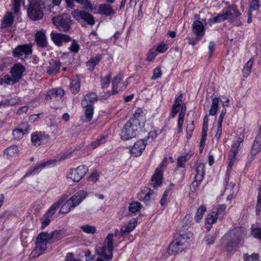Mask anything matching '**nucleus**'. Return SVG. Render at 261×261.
Segmentation results:
<instances>
[{"instance_id": "69168bd1", "label": "nucleus", "mask_w": 261, "mask_h": 261, "mask_svg": "<svg viewBox=\"0 0 261 261\" xmlns=\"http://www.w3.org/2000/svg\"><path fill=\"white\" fill-rule=\"evenodd\" d=\"M156 56V51L155 50H150L148 53L147 57V61L151 62Z\"/></svg>"}, {"instance_id": "72a5a7b5", "label": "nucleus", "mask_w": 261, "mask_h": 261, "mask_svg": "<svg viewBox=\"0 0 261 261\" xmlns=\"http://www.w3.org/2000/svg\"><path fill=\"white\" fill-rule=\"evenodd\" d=\"M46 249V247H45V245H39L36 244V247L32 251L30 256L32 257H36L40 255Z\"/></svg>"}, {"instance_id": "0eeeda50", "label": "nucleus", "mask_w": 261, "mask_h": 261, "mask_svg": "<svg viewBox=\"0 0 261 261\" xmlns=\"http://www.w3.org/2000/svg\"><path fill=\"white\" fill-rule=\"evenodd\" d=\"M88 171V169L86 166H80L75 169H71L67 174V177L74 182H78L86 175Z\"/></svg>"}, {"instance_id": "ea45409f", "label": "nucleus", "mask_w": 261, "mask_h": 261, "mask_svg": "<svg viewBox=\"0 0 261 261\" xmlns=\"http://www.w3.org/2000/svg\"><path fill=\"white\" fill-rule=\"evenodd\" d=\"M37 1L42 7V9L43 8L47 11H50L55 6L50 0H39Z\"/></svg>"}, {"instance_id": "49530a36", "label": "nucleus", "mask_w": 261, "mask_h": 261, "mask_svg": "<svg viewBox=\"0 0 261 261\" xmlns=\"http://www.w3.org/2000/svg\"><path fill=\"white\" fill-rule=\"evenodd\" d=\"M206 211V207L204 205H201L197 210L195 219L197 222H199L202 219L203 214Z\"/></svg>"}, {"instance_id": "680f3d73", "label": "nucleus", "mask_w": 261, "mask_h": 261, "mask_svg": "<svg viewBox=\"0 0 261 261\" xmlns=\"http://www.w3.org/2000/svg\"><path fill=\"white\" fill-rule=\"evenodd\" d=\"M21 132L25 134L29 131V125L26 122H22L19 124V127L18 128Z\"/></svg>"}, {"instance_id": "c9c22d12", "label": "nucleus", "mask_w": 261, "mask_h": 261, "mask_svg": "<svg viewBox=\"0 0 261 261\" xmlns=\"http://www.w3.org/2000/svg\"><path fill=\"white\" fill-rule=\"evenodd\" d=\"M85 105V114L86 116V121L88 122L90 121L93 117L94 108L93 106L91 105L87 104Z\"/></svg>"}, {"instance_id": "6e6d98bb", "label": "nucleus", "mask_w": 261, "mask_h": 261, "mask_svg": "<svg viewBox=\"0 0 261 261\" xmlns=\"http://www.w3.org/2000/svg\"><path fill=\"white\" fill-rule=\"evenodd\" d=\"M22 3H24V0H13V10L14 13L17 14L19 12Z\"/></svg>"}, {"instance_id": "4c0bfd02", "label": "nucleus", "mask_w": 261, "mask_h": 261, "mask_svg": "<svg viewBox=\"0 0 261 261\" xmlns=\"http://www.w3.org/2000/svg\"><path fill=\"white\" fill-rule=\"evenodd\" d=\"M219 99L217 97L213 98L212 99V103L209 111V115L214 116L217 112L218 108V103Z\"/></svg>"}, {"instance_id": "f3484780", "label": "nucleus", "mask_w": 261, "mask_h": 261, "mask_svg": "<svg viewBox=\"0 0 261 261\" xmlns=\"http://www.w3.org/2000/svg\"><path fill=\"white\" fill-rule=\"evenodd\" d=\"M51 38L54 42L58 46H61L63 42H68L72 40L69 36L60 33L51 32Z\"/></svg>"}, {"instance_id": "412c9836", "label": "nucleus", "mask_w": 261, "mask_h": 261, "mask_svg": "<svg viewBox=\"0 0 261 261\" xmlns=\"http://www.w3.org/2000/svg\"><path fill=\"white\" fill-rule=\"evenodd\" d=\"M192 234L190 232H186L184 234H179V236L175 239L174 240L176 242H178V243L186 248L190 244L191 242V238L192 237Z\"/></svg>"}, {"instance_id": "f8f14e48", "label": "nucleus", "mask_w": 261, "mask_h": 261, "mask_svg": "<svg viewBox=\"0 0 261 261\" xmlns=\"http://www.w3.org/2000/svg\"><path fill=\"white\" fill-rule=\"evenodd\" d=\"M88 193L86 191L81 190L75 193L68 200L70 201L72 207H75L79 205L83 200L87 197Z\"/></svg>"}, {"instance_id": "dca6fc26", "label": "nucleus", "mask_w": 261, "mask_h": 261, "mask_svg": "<svg viewBox=\"0 0 261 261\" xmlns=\"http://www.w3.org/2000/svg\"><path fill=\"white\" fill-rule=\"evenodd\" d=\"M64 94V90L61 88L53 89L49 90L45 96V99L59 100Z\"/></svg>"}, {"instance_id": "0e129e2a", "label": "nucleus", "mask_w": 261, "mask_h": 261, "mask_svg": "<svg viewBox=\"0 0 261 261\" xmlns=\"http://www.w3.org/2000/svg\"><path fill=\"white\" fill-rule=\"evenodd\" d=\"M105 137H101L100 139H97L96 141L93 142L91 145L93 148H96L99 146L101 144L105 143Z\"/></svg>"}, {"instance_id": "864d4df0", "label": "nucleus", "mask_w": 261, "mask_h": 261, "mask_svg": "<svg viewBox=\"0 0 261 261\" xmlns=\"http://www.w3.org/2000/svg\"><path fill=\"white\" fill-rule=\"evenodd\" d=\"M250 10H257L260 7L259 0H249Z\"/></svg>"}, {"instance_id": "774afa93", "label": "nucleus", "mask_w": 261, "mask_h": 261, "mask_svg": "<svg viewBox=\"0 0 261 261\" xmlns=\"http://www.w3.org/2000/svg\"><path fill=\"white\" fill-rule=\"evenodd\" d=\"M201 181L196 180V179L194 178V180L192 182V184L190 186L191 191L193 192H194L198 188Z\"/></svg>"}, {"instance_id": "6e6552de", "label": "nucleus", "mask_w": 261, "mask_h": 261, "mask_svg": "<svg viewBox=\"0 0 261 261\" xmlns=\"http://www.w3.org/2000/svg\"><path fill=\"white\" fill-rule=\"evenodd\" d=\"M71 15L79 21L83 20L91 25H93L95 23L93 16L86 11L74 10L71 12Z\"/></svg>"}, {"instance_id": "e2e57ef3", "label": "nucleus", "mask_w": 261, "mask_h": 261, "mask_svg": "<svg viewBox=\"0 0 261 261\" xmlns=\"http://www.w3.org/2000/svg\"><path fill=\"white\" fill-rule=\"evenodd\" d=\"M252 234L254 238L261 240V227L253 228L252 230Z\"/></svg>"}, {"instance_id": "f03ea898", "label": "nucleus", "mask_w": 261, "mask_h": 261, "mask_svg": "<svg viewBox=\"0 0 261 261\" xmlns=\"http://www.w3.org/2000/svg\"><path fill=\"white\" fill-rule=\"evenodd\" d=\"M245 236L246 231L242 227H237L231 229L223 238L227 251L234 249Z\"/></svg>"}, {"instance_id": "e433bc0d", "label": "nucleus", "mask_w": 261, "mask_h": 261, "mask_svg": "<svg viewBox=\"0 0 261 261\" xmlns=\"http://www.w3.org/2000/svg\"><path fill=\"white\" fill-rule=\"evenodd\" d=\"M253 60L250 59L245 65L242 70L243 76L247 77L249 76L251 72V70L252 67Z\"/></svg>"}, {"instance_id": "2f4dec72", "label": "nucleus", "mask_w": 261, "mask_h": 261, "mask_svg": "<svg viewBox=\"0 0 261 261\" xmlns=\"http://www.w3.org/2000/svg\"><path fill=\"white\" fill-rule=\"evenodd\" d=\"M114 234L113 233H109L106 240L104 241L103 244L107 247L108 252H113L114 251Z\"/></svg>"}, {"instance_id": "603ef678", "label": "nucleus", "mask_w": 261, "mask_h": 261, "mask_svg": "<svg viewBox=\"0 0 261 261\" xmlns=\"http://www.w3.org/2000/svg\"><path fill=\"white\" fill-rule=\"evenodd\" d=\"M190 159V156L188 154L179 156L177 161V166L178 167H184V164Z\"/></svg>"}, {"instance_id": "c03bdc74", "label": "nucleus", "mask_w": 261, "mask_h": 261, "mask_svg": "<svg viewBox=\"0 0 261 261\" xmlns=\"http://www.w3.org/2000/svg\"><path fill=\"white\" fill-rule=\"evenodd\" d=\"M73 208H74V207H72V204H71L70 201L68 200L61 206L59 213L66 214Z\"/></svg>"}, {"instance_id": "f257e3e1", "label": "nucleus", "mask_w": 261, "mask_h": 261, "mask_svg": "<svg viewBox=\"0 0 261 261\" xmlns=\"http://www.w3.org/2000/svg\"><path fill=\"white\" fill-rule=\"evenodd\" d=\"M144 121L142 113L136 112L133 117L129 119L121 128L120 136L122 140H127L135 137L137 132L141 126V122Z\"/></svg>"}, {"instance_id": "ddd939ff", "label": "nucleus", "mask_w": 261, "mask_h": 261, "mask_svg": "<svg viewBox=\"0 0 261 261\" xmlns=\"http://www.w3.org/2000/svg\"><path fill=\"white\" fill-rule=\"evenodd\" d=\"M122 77L120 75H117L112 80V94H117L119 91L124 90L126 85L122 83Z\"/></svg>"}, {"instance_id": "052dcab7", "label": "nucleus", "mask_w": 261, "mask_h": 261, "mask_svg": "<svg viewBox=\"0 0 261 261\" xmlns=\"http://www.w3.org/2000/svg\"><path fill=\"white\" fill-rule=\"evenodd\" d=\"M12 134L15 139H20L23 137L25 134L21 132L18 128H16L13 130Z\"/></svg>"}, {"instance_id": "7c9ffc66", "label": "nucleus", "mask_w": 261, "mask_h": 261, "mask_svg": "<svg viewBox=\"0 0 261 261\" xmlns=\"http://www.w3.org/2000/svg\"><path fill=\"white\" fill-rule=\"evenodd\" d=\"M106 250H107V247L103 244L102 247L97 249V253L106 259H111L113 257V252H108L109 253L107 254L106 253Z\"/></svg>"}, {"instance_id": "37998d69", "label": "nucleus", "mask_w": 261, "mask_h": 261, "mask_svg": "<svg viewBox=\"0 0 261 261\" xmlns=\"http://www.w3.org/2000/svg\"><path fill=\"white\" fill-rule=\"evenodd\" d=\"M50 242L54 243L62 238V233L60 230H56L49 233Z\"/></svg>"}, {"instance_id": "9d476101", "label": "nucleus", "mask_w": 261, "mask_h": 261, "mask_svg": "<svg viewBox=\"0 0 261 261\" xmlns=\"http://www.w3.org/2000/svg\"><path fill=\"white\" fill-rule=\"evenodd\" d=\"M49 139V135L44 132H36L31 135V141L37 146H40Z\"/></svg>"}, {"instance_id": "8fccbe9b", "label": "nucleus", "mask_w": 261, "mask_h": 261, "mask_svg": "<svg viewBox=\"0 0 261 261\" xmlns=\"http://www.w3.org/2000/svg\"><path fill=\"white\" fill-rule=\"evenodd\" d=\"M215 212L213 211L210 214L207 215L206 218V221L209 224H214L217 220L218 217Z\"/></svg>"}, {"instance_id": "1a4fd4ad", "label": "nucleus", "mask_w": 261, "mask_h": 261, "mask_svg": "<svg viewBox=\"0 0 261 261\" xmlns=\"http://www.w3.org/2000/svg\"><path fill=\"white\" fill-rule=\"evenodd\" d=\"M242 140L240 138H239L237 140L234 142L231 146L230 153L229 155V163L227 167V174H228V171L231 169L232 165H233L237 158V155L238 153V150L240 145V143Z\"/></svg>"}, {"instance_id": "3c124183", "label": "nucleus", "mask_w": 261, "mask_h": 261, "mask_svg": "<svg viewBox=\"0 0 261 261\" xmlns=\"http://www.w3.org/2000/svg\"><path fill=\"white\" fill-rule=\"evenodd\" d=\"M255 211L256 214L257 215L260 214L261 211V187H259L258 189V194Z\"/></svg>"}, {"instance_id": "a211bd4d", "label": "nucleus", "mask_w": 261, "mask_h": 261, "mask_svg": "<svg viewBox=\"0 0 261 261\" xmlns=\"http://www.w3.org/2000/svg\"><path fill=\"white\" fill-rule=\"evenodd\" d=\"M261 150V125L255 140L252 144L251 154L256 155Z\"/></svg>"}, {"instance_id": "423d86ee", "label": "nucleus", "mask_w": 261, "mask_h": 261, "mask_svg": "<svg viewBox=\"0 0 261 261\" xmlns=\"http://www.w3.org/2000/svg\"><path fill=\"white\" fill-rule=\"evenodd\" d=\"M32 47L31 44L19 45L13 50V55L21 60H25L32 54Z\"/></svg>"}, {"instance_id": "4d7b16f0", "label": "nucleus", "mask_w": 261, "mask_h": 261, "mask_svg": "<svg viewBox=\"0 0 261 261\" xmlns=\"http://www.w3.org/2000/svg\"><path fill=\"white\" fill-rule=\"evenodd\" d=\"M243 258L245 261H255L258 258V255L256 253H253L251 255L248 254H245Z\"/></svg>"}, {"instance_id": "f704fd0d", "label": "nucleus", "mask_w": 261, "mask_h": 261, "mask_svg": "<svg viewBox=\"0 0 261 261\" xmlns=\"http://www.w3.org/2000/svg\"><path fill=\"white\" fill-rule=\"evenodd\" d=\"M97 99V96L96 94L94 92H91L86 95L84 99L82 100V103L83 105H87L88 104V102L92 103Z\"/></svg>"}, {"instance_id": "c756f323", "label": "nucleus", "mask_w": 261, "mask_h": 261, "mask_svg": "<svg viewBox=\"0 0 261 261\" xmlns=\"http://www.w3.org/2000/svg\"><path fill=\"white\" fill-rule=\"evenodd\" d=\"M99 12L101 14L106 16L113 15L115 14L114 10L112 9L110 5L108 4H102L98 7Z\"/></svg>"}, {"instance_id": "cd10ccee", "label": "nucleus", "mask_w": 261, "mask_h": 261, "mask_svg": "<svg viewBox=\"0 0 261 261\" xmlns=\"http://www.w3.org/2000/svg\"><path fill=\"white\" fill-rule=\"evenodd\" d=\"M227 10L229 13V16L231 21H233L236 20L237 18L241 15V13L237 9V8L236 6H229L227 8Z\"/></svg>"}, {"instance_id": "20e7f679", "label": "nucleus", "mask_w": 261, "mask_h": 261, "mask_svg": "<svg viewBox=\"0 0 261 261\" xmlns=\"http://www.w3.org/2000/svg\"><path fill=\"white\" fill-rule=\"evenodd\" d=\"M28 15L33 20L41 19L43 16L42 7L36 0H32L28 9Z\"/></svg>"}, {"instance_id": "5fc2aeb1", "label": "nucleus", "mask_w": 261, "mask_h": 261, "mask_svg": "<svg viewBox=\"0 0 261 261\" xmlns=\"http://www.w3.org/2000/svg\"><path fill=\"white\" fill-rule=\"evenodd\" d=\"M111 78V73H109L106 76L103 77L101 80V86L102 88H107L110 83Z\"/></svg>"}, {"instance_id": "39448f33", "label": "nucleus", "mask_w": 261, "mask_h": 261, "mask_svg": "<svg viewBox=\"0 0 261 261\" xmlns=\"http://www.w3.org/2000/svg\"><path fill=\"white\" fill-rule=\"evenodd\" d=\"M54 24L62 31L67 32L70 29V16L67 14H63L52 18Z\"/></svg>"}, {"instance_id": "aec40b11", "label": "nucleus", "mask_w": 261, "mask_h": 261, "mask_svg": "<svg viewBox=\"0 0 261 261\" xmlns=\"http://www.w3.org/2000/svg\"><path fill=\"white\" fill-rule=\"evenodd\" d=\"M163 179L162 171L159 168L155 170V173L151 177V185L154 189L160 187L162 184Z\"/></svg>"}, {"instance_id": "9b49d317", "label": "nucleus", "mask_w": 261, "mask_h": 261, "mask_svg": "<svg viewBox=\"0 0 261 261\" xmlns=\"http://www.w3.org/2000/svg\"><path fill=\"white\" fill-rule=\"evenodd\" d=\"M25 71V67L21 63L15 64L10 70V73L15 81L18 82L22 77V74Z\"/></svg>"}, {"instance_id": "393cba45", "label": "nucleus", "mask_w": 261, "mask_h": 261, "mask_svg": "<svg viewBox=\"0 0 261 261\" xmlns=\"http://www.w3.org/2000/svg\"><path fill=\"white\" fill-rule=\"evenodd\" d=\"M61 65V63L59 61H53L52 62L49 63V65L47 67L46 72L49 75H53L56 74Z\"/></svg>"}, {"instance_id": "c85d7f7f", "label": "nucleus", "mask_w": 261, "mask_h": 261, "mask_svg": "<svg viewBox=\"0 0 261 261\" xmlns=\"http://www.w3.org/2000/svg\"><path fill=\"white\" fill-rule=\"evenodd\" d=\"M102 59V56L101 55H97L96 56L91 58L86 64L88 69L92 71L95 68V66L98 64V63Z\"/></svg>"}, {"instance_id": "338daca9", "label": "nucleus", "mask_w": 261, "mask_h": 261, "mask_svg": "<svg viewBox=\"0 0 261 261\" xmlns=\"http://www.w3.org/2000/svg\"><path fill=\"white\" fill-rule=\"evenodd\" d=\"M184 116H182L181 115H179L178 119V133H180L182 130V124L184 123Z\"/></svg>"}, {"instance_id": "bf43d9fd", "label": "nucleus", "mask_w": 261, "mask_h": 261, "mask_svg": "<svg viewBox=\"0 0 261 261\" xmlns=\"http://www.w3.org/2000/svg\"><path fill=\"white\" fill-rule=\"evenodd\" d=\"M69 49L71 52L76 53L79 50L80 46L77 42L75 40H73L71 46L69 47Z\"/></svg>"}, {"instance_id": "79ce46f5", "label": "nucleus", "mask_w": 261, "mask_h": 261, "mask_svg": "<svg viewBox=\"0 0 261 261\" xmlns=\"http://www.w3.org/2000/svg\"><path fill=\"white\" fill-rule=\"evenodd\" d=\"M80 89V82L79 79H74L71 81L70 90L72 93H77Z\"/></svg>"}, {"instance_id": "09e8293b", "label": "nucleus", "mask_w": 261, "mask_h": 261, "mask_svg": "<svg viewBox=\"0 0 261 261\" xmlns=\"http://www.w3.org/2000/svg\"><path fill=\"white\" fill-rule=\"evenodd\" d=\"M226 210V205L225 204H221L216 206L213 208V211L215 212V214H217V216L222 217L224 215Z\"/></svg>"}, {"instance_id": "58836bf2", "label": "nucleus", "mask_w": 261, "mask_h": 261, "mask_svg": "<svg viewBox=\"0 0 261 261\" xmlns=\"http://www.w3.org/2000/svg\"><path fill=\"white\" fill-rule=\"evenodd\" d=\"M48 164V162H46L38 164L35 167H34L33 169H31L29 171H28L25 174V176H28L33 173H36L39 172Z\"/></svg>"}, {"instance_id": "473e14b6", "label": "nucleus", "mask_w": 261, "mask_h": 261, "mask_svg": "<svg viewBox=\"0 0 261 261\" xmlns=\"http://www.w3.org/2000/svg\"><path fill=\"white\" fill-rule=\"evenodd\" d=\"M196 172L195 178L196 179V180L202 181L204 172V165L203 163H199L197 165Z\"/></svg>"}, {"instance_id": "de8ad7c7", "label": "nucleus", "mask_w": 261, "mask_h": 261, "mask_svg": "<svg viewBox=\"0 0 261 261\" xmlns=\"http://www.w3.org/2000/svg\"><path fill=\"white\" fill-rule=\"evenodd\" d=\"M18 149L17 146L13 145L5 149L4 153L7 156H12L17 153Z\"/></svg>"}, {"instance_id": "4468645a", "label": "nucleus", "mask_w": 261, "mask_h": 261, "mask_svg": "<svg viewBox=\"0 0 261 261\" xmlns=\"http://www.w3.org/2000/svg\"><path fill=\"white\" fill-rule=\"evenodd\" d=\"M155 194L154 192L148 189V191H141L138 194V198L140 200L144 202L146 204H149L152 201H153L155 198Z\"/></svg>"}, {"instance_id": "b1692460", "label": "nucleus", "mask_w": 261, "mask_h": 261, "mask_svg": "<svg viewBox=\"0 0 261 261\" xmlns=\"http://www.w3.org/2000/svg\"><path fill=\"white\" fill-rule=\"evenodd\" d=\"M185 249V247L181 246L178 242L173 240L168 247V253L170 255H174Z\"/></svg>"}, {"instance_id": "bb28decb", "label": "nucleus", "mask_w": 261, "mask_h": 261, "mask_svg": "<svg viewBox=\"0 0 261 261\" xmlns=\"http://www.w3.org/2000/svg\"><path fill=\"white\" fill-rule=\"evenodd\" d=\"M137 222L136 219H133L129 221L127 224L123 225L120 229L121 234H124L132 231L135 228Z\"/></svg>"}, {"instance_id": "4be33fe9", "label": "nucleus", "mask_w": 261, "mask_h": 261, "mask_svg": "<svg viewBox=\"0 0 261 261\" xmlns=\"http://www.w3.org/2000/svg\"><path fill=\"white\" fill-rule=\"evenodd\" d=\"M192 29L193 32L198 37H200L199 40L202 38L204 34V28L202 23L199 20L194 21L192 24Z\"/></svg>"}, {"instance_id": "a18cd8bd", "label": "nucleus", "mask_w": 261, "mask_h": 261, "mask_svg": "<svg viewBox=\"0 0 261 261\" xmlns=\"http://www.w3.org/2000/svg\"><path fill=\"white\" fill-rule=\"evenodd\" d=\"M142 205L138 201L132 202L128 207L129 212L136 213L138 212L141 208Z\"/></svg>"}, {"instance_id": "a19ab883", "label": "nucleus", "mask_w": 261, "mask_h": 261, "mask_svg": "<svg viewBox=\"0 0 261 261\" xmlns=\"http://www.w3.org/2000/svg\"><path fill=\"white\" fill-rule=\"evenodd\" d=\"M81 229L86 233L94 234L96 231V228L94 226L89 224H85L80 227Z\"/></svg>"}, {"instance_id": "7ed1b4c3", "label": "nucleus", "mask_w": 261, "mask_h": 261, "mask_svg": "<svg viewBox=\"0 0 261 261\" xmlns=\"http://www.w3.org/2000/svg\"><path fill=\"white\" fill-rule=\"evenodd\" d=\"M65 200L66 197L65 196H63L57 202L54 203L51 205L41 219V228L43 229L49 225L53 216L55 214L58 208L65 201Z\"/></svg>"}, {"instance_id": "2eb2a0df", "label": "nucleus", "mask_w": 261, "mask_h": 261, "mask_svg": "<svg viewBox=\"0 0 261 261\" xmlns=\"http://www.w3.org/2000/svg\"><path fill=\"white\" fill-rule=\"evenodd\" d=\"M146 145V140L140 139L137 141L130 149L131 153L135 156H140L144 150Z\"/></svg>"}, {"instance_id": "6ab92c4d", "label": "nucleus", "mask_w": 261, "mask_h": 261, "mask_svg": "<svg viewBox=\"0 0 261 261\" xmlns=\"http://www.w3.org/2000/svg\"><path fill=\"white\" fill-rule=\"evenodd\" d=\"M35 40L38 46L41 47H46L47 44V42L45 31L44 30H41L35 33Z\"/></svg>"}, {"instance_id": "13d9d810", "label": "nucleus", "mask_w": 261, "mask_h": 261, "mask_svg": "<svg viewBox=\"0 0 261 261\" xmlns=\"http://www.w3.org/2000/svg\"><path fill=\"white\" fill-rule=\"evenodd\" d=\"M162 74L161 69L160 67L155 68L153 71V75L151 77V80H156L161 77Z\"/></svg>"}, {"instance_id": "5701e85b", "label": "nucleus", "mask_w": 261, "mask_h": 261, "mask_svg": "<svg viewBox=\"0 0 261 261\" xmlns=\"http://www.w3.org/2000/svg\"><path fill=\"white\" fill-rule=\"evenodd\" d=\"M14 22V17L11 12L7 11L3 16L1 21V28H6L12 25Z\"/></svg>"}, {"instance_id": "a878e982", "label": "nucleus", "mask_w": 261, "mask_h": 261, "mask_svg": "<svg viewBox=\"0 0 261 261\" xmlns=\"http://www.w3.org/2000/svg\"><path fill=\"white\" fill-rule=\"evenodd\" d=\"M50 238L49 233L42 232L40 233L37 236L36 240V244L39 245H45L46 247V242H50Z\"/></svg>"}]
</instances>
